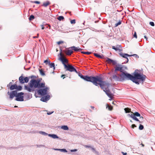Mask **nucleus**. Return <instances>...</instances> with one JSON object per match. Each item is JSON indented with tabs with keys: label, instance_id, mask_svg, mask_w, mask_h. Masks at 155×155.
<instances>
[{
	"label": "nucleus",
	"instance_id": "nucleus-18",
	"mask_svg": "<svg viewBox=\"0 0 155 155\" xmlns=\"http://www.w3.org/2000/svg\"><path fill=\"white\" fill-rule=\"evenodd\" d=\"M24 78L22 76H21L19 77V79L20 83L23 84L25 83Z\"/></svg>",
	"mask_w": 155,
	"mask_h": 155
},
{
	"label": "nucleus",
	"instance_id": "nucleus-8",
	"mask_svg": "<svg viewBox=\"0 0 155 155\" xmlns=\"http://www.w3.org/2000/svg\"><path fill=\"white\" fill-rule=\"evenodd\" d=\"M49 90V88L46 87L43 89H40L38 90V94L42 96H44L47 94L48 91Z\"/></svg>",
	"mask_w": 155,
	"mask_h": 155
},
{
	"label": "nucleus",
	"instance_id": "nucleus-10",
	"mask_svg": "<svg viewBox=\"0 0 155 155\" xmlns=\"http://www.w3.org/2000/svg\"><path fill=\"white\" fill-rule=\"evenodd\" d=\"M24 94V93L20 92L17 94L16 98V100L18 101H24V97L22 95Z\"/></svg>",
	"mask_w": 155,
	"mask_h": 155
},
{
	"label": "nucleus",
	"instance_id": "nucleus-49",
	"mask_svg": "<svg viewBox=\"0 0 155 155\" xmlns=\"http://www.w3.org/2000/svg\"><path fill=\"white\" fill-rule=\"evenodd\" d=\"M91 108H92V109H93V110L94 109V106H91Z\"/></svg>",
	"mask_w": 155,
	"mask_h": 155
},
{
	"label": "nucleus",
	"instance_id": "nucleus-22",
	"mask_svg": "<svg viewBox=\"0 0 155 155\" xmlns=\"http://www.w3.org/2000/svg\"><path fill=\"white\" fill-rule=\"evenodd\" d=\"M61 128L65 130H68V127L67 126L64 125L61 126Z\"/></svg>",
	"mask_w": 155,
	"mask_h": 155
},
{
	"label": "nucleus",
	"instance_id": "nucleus-7",
	"mask_svg": "<svg viewBox=\"0 0 155 155\" xmlns=\"http://www.w3.org/2000/svg\"><path fill=\"white\" fill-rule=\"evenodd\" d=\"M132 114H129L130 116L133 118L134 120H135L136 121L139 122V123H141L139 120L136 117H140V114L138 112H135L134 113H132Z\"/></svg>",
	"mask_w": 155,
	"mask_h": 155
},
{
	"label": "nucleus",
	"instance_id": "nucleus-33",
	"mask_svg": "<svg viewBox=\"0 0 155 155\" xmlns=\"http://www.w3.org/2000/svg\"><path fill=\"white\" fill-rule=\"evenodd\" d=\"M143 125H140L139 127V129L140 130H142L143 129Z\"/></svg>",
	"mask_w": 155,
	"mask_h": 155
},
{
	"label": "nucleus",
	"instance_id": "nucleus-43",
	"mask_svg": "<svg viewBox=\"0 0 155 155\" xmlns=\"http://www.w3.org/2000/svg\"><path fill=\"white\" fill-rule=\"evenodd\" d=\"M66 75L65 74H63L61 76V77L63 78V79H64L65 78V76Z\"/></svg>",
	"mask_w": 155,
	"mask_h": 155
},
{
	"label": "nucleus",
	"instance_id": "nucleus-55",
	"mask_svg": "<svg viewBox=\"0 0 155 155\" xmlns=\"http://www.w3.org/2000/svg\"><path fill=\"white\" fill-rule=\"evenodd\" d=\"M130 122H132V123L133 122H132V121L131 120H130Z\"/></svg>",
	"mask_w": 155,
	"mask_h": 155
},
{
	"label": "nucleus",
	"instance_id": "nucleus-42",
	"mask_svg": "<svg viewBox=\"0 0 155 155\" xmlns=\"http://www.w3.org/2000/svg\"><path fill=\"white\" fill-rule=\"evenodd\" d=\"M34 3H35L37 4H39L40 3V2L38 1H34Z\"/></svg>",
	"mask_w": 155,
	"mask_h": 155
},
{
	"label": "nucleus",
	"instance_id": "nucleus-5",
	"mask_svg": "<svg viewBox=\"0 0 155 155\" xmlns=\"http://www.w3.org/2000/svg\"><path fill=\"white\" fill-rule=\"evenodd\" d=\"M12 83L10 82L7 85L8 87H10V89L11 90H13L15 89H16L18 91H21L22 89V87L21 86H18L16 84L12 85Z\"/></svg>",
	"mask_w": 155,
	"mask_h": 155
},
{
	"label": "nucleus",
	"instance_id": "nucleus-36",
	"mask_svg": "<svg viewBox=\"0 0 155 155\" xmlns=\"http://www.w3.org/2000/svg\"><path fill=\"white\" fill-rule=\"evenodd\" d=\"M60 151L61 152H67V150L65 149H60Z\"/></svg>",
	"mask_w": 155,
	"mask_h": 155
},
{
	"label": "nucleus",
	"instance_id": "nucleus-35",
	"mask_svg": "<svg viewBox=\"0 0 155 155\" xmlns=\"http://www.w3.org/2000/svg\"><path fill=\"white\" fill-rule=\"evenodd\" d=\"M63 43L64 41H60L57 42V43L58 45L63 44Z\"/></svg>",
	"mask_w": 155,
	"mask_h": 155
},
{
	"label": "nucleus",
	"instance_id": "nucleus-31",
	"mask_svg": "<svg viewBox=\"0 0 155 155\" xmlns=\"http://www.w3.org/2000/svg\"><path fill=\"white\" fill-rule=\"evenodd\" d=\"M82 53L84 54H90L91 53V52H84L82 51L81 52Z\"/></svg>",
	"mask_w": 155,
	"mask_h": 155
},
{
	"label": "nucleus",
	"instance_id": "nucleus-17",
	"mask_svg": "<svg viewBox=\"0 0 155 155\" xmlns=\"http://www.w3.org/2000/svg\"><path fill=\"white\" fill-rule=\"evenodd\" d=\"M51 4V3L48 1H47L46 2L43 3V4L41 5L42 6L46 7L48 6L49 5Z\"/></svg>",
	"mask_w": 155,
	"mask_h": 155
},
{
	"label": "nucleus",
	"instance_id": "nucleus-14",
	"mask_svg": "<svg viewBox=\"0 0 155 155\" xmlns=\"http://www.w3.org/2000/svg\"><path fill=\"white\" fill-rule=\"evenodd\" d=\"M120 55L122 57L126 58L127 61H128V59L127 58V57H130L133 55H129L127 54H124L123 53H120Z\"/></svg>",
	"mask_w": 155,
	"mask_h": 155
},
{
	"label": "nucleus",
	"instance_id": "nucleus-9",
	"mask_svg": "<svg viewBox=\"0 0 155 155\" xmlns=\"http://www.w3.org/2000/svg\"><path fill=\"white\" fill-rule=\"evenodd\" d=\"M60 55H61V57L60 58V60L61 61L62 63L64 65V67H65V65H67L66 64H68V60L63 56L61 52L60 53Z\"/></svg>",
	"mask_w": 155,
	"mask_h": 155
},
{
	"label": "nucleus",
	"instance_id": "nucleus-4",
	"mask_svg": "<svg viewBox=\"0 0 155 155\" xmlns=\"http://www.w3.org/2000/svg\"><path fill=\"white\" fill-rule=\"evenodd\" d=\"M77 73L78 76L82 79L87 81L92 82L94 85H97V83L96 81H100L99 79L98 78V76H83L82 74L80 72H78L77 71Z\"/></svg>",
	"mask_w": 155,
	"mask_h": 155
},
{
	"label": "nucleus",
	"instance_id": "nucleus-50",
	"mask_svg": "<svg viewBox=\"0 0 155 155\" xmlns=\"http://www.w3.org/2000/svg\"><path fill=\"white\" fill-rule=\"evenodd\" d=\"M144 38H145L146 39V40H147V36L146 35L144 36Z\"/></svg>",
	"mask_w": 155,
	"mask_h": 155
},
{
	"label": "nucleus",
	"instance_id": "nucleus-30",
	"mask_svg": "<svg viewBox=\"0 0 155 155\" xmlns=\"http://www.w3.org/2000/svg\"><path fill=\"white\" fill-rule=\"evenodd\" d=\"M35 18V16L33 15H31L30 16L29 18V20H32L33 19H34Z\"/></svg>",
	"mask_w": 155,
	"mask_h": 155
},
{
	"label": "nucleus",
	"instance_id": "nucleus-23",
	"mask_svg": "<svg viewBox=\"0 0 155 155\" xmlns=\"http://www.w3.org/2000/svg\"><path fill=\"white\" fill-rule=\"evenodd\" d=\"M50 62V60L48 58H47L44 61V63H45L46 65H47L48 64H49Z\"/></svg>",
	"mask_w": 155,
	"mask_h": 155
},
{
	"label": "nucleus",
	"instance_id": "nucleus-40",
	"mask_svg": "<svg viewBox=\"0 0 155 155\" xmlns=\"http://www.w3.org/2000/svg\"><path fill=\"white\" fill-rule=\"evenodd\" d=\"M137 126L135 124H133L131 126L132 128H134L135 127H136Z\"/></svg>",
	"mask_w": 155,
	"mask_h": 155
},
{
	"label": "nucleus",
	"instance_id": "nucleus-37",
	"mask_svg": "<svg viewBox=\"0 0 155 155\" xmlns=\"http://www.w3.org/2000/svg\"><path fill=\"white\" fill-rule=\"evenodd\" d=\"M149 24L152 26H154V24L153 22H150Z\"/></svg>",
	"mask_w": 155,
	"mask_h": 155
},
{
	"label": "nucleus",
	"instance_id": "nucleus-1",
	"mask_svg": "<svg viewBox=\"0 0 155 155\" xmlns=\"http://www.w3.org/2000/svg\"><path fill=\"white\" fill-rule=\"evenodd\" d=\"M120 71L122 72L121 74L120 75V76L123 80L125 79L130 80L133 82L137 84H139L140 83L143 84L145 80L146 76L143 74H140L136 72L135 71L134 73V75L127 73H125L123 72V67L121 65L116 66L115 67V71Z\"/></svg>",
	"mask_w": 155,
	"mask_h": 155
},
{
	"label": "nucleus",
	"instance_id": "nucleus-2",
	"mask_svg": "<svg viewBox=\"0 0 155 155\" xmlns=\"http://www.w3.org/2000/svg\"><path fill=\"white\" fill-rule=\"evenodd\" d=\"M40 82L41 81L39 79H32L28 84L29 86L26 85L25 86V89L29 92H31L35 91L36 88L44 87L45 83H40Z\"/></svg>",
	"mask_w": 155,
	"mask_h": 155
},
{
	"label": "nucleus",
	"instance_id": "nucleus-44",
	"mask_svg": "<svg viewBox=\"0 0 155 155\" xmlns=\"http://www.w3.org/2000/svg\"><path fill=\"white\" fill-rule=\"evenodd\" d=\"M53 111H52V112H47V114H48V115H50L51 114H52L53 113Z\"/></svg>",
	"mask_w": 155,
	"mask_h": 155
},
{
	"label": "nucleus",
	"instance_id": "nucleus-32",
	"mask_svg": "<svg viewBox=\"0 0 155 155\" xmlns=\"http://www.w3.org/2000/svg\"><path fill=\"white\" fill-rule=\"evenodd\" d=\"M113 79H114L115 80H117L118 79V78L115 75H113Z\"/></svg>",
	"mask_w": 155,
	"mask_h": 155
},
{
	"label": "nucleus",
	"instance_id": "nucleus-15",
	"mask_svg": "<svg viewBox=\"0 0 155 155\" xmlns=\"http://www.w3.org/2000/svg\"><path fill=\"white\" fill-rule=\"evenodd\" d=\"M69 48L72 49V50H73L75 51H80L82 50V49L80 48H78L74 46H73Z\"/></svg>",
	"mask_w": 155,
	"mask_h": 155
},
{
	"label": "nucleus",
	"instance_id": "nucleus-28",
	"mask_svg": "<svg viewBox=\"0 0 155 155\" xmlns=\"http://www.w3.org/2000/svg\"><path fill=\"white\" fill-rule=\"evenodd\" d=\"M94 55L96 57L100 58H102V57L101 55H99L98 54H97V53H94Z\"/></svg>",
	"mask_w": 155,
	"mask_h": 155
},
{
	"label": "nucleus",
	"instance_id": "nucleus-6",
	"mask_svg": "<svg viewBox=\"0 0 155 155\" xmlns=\"http://www.w3.org/2000/svg\"><path fill=\"white\" fill-rule=\"evenodd\" d=\"M64 68L66 71H69L71 72H77L76 70L71 65L68 64L67 65H65Z\"/></svg>",
	"mask_w": 155,
	"mask_h": 155
},
{
	"label": "nucleus",
	"instance_id": "nucleus-45",
	"mask_svg": "<svg viewBox=\"0 0 155 155\" xmlns=\"http://www.w3.org/2000/svg\"><path fill=\"white\" fill-rule=\"evenodd\" d=\"M84 147H86V148H91V146H87V145H85L84 146Z\"/></svg>",
	"mask_w": 155,
	"mask_h": 155
},
{
	"label": "nucleus",
	"instance_id": "nucleus-47",
	"mask_svg": "<svg viewBox=\"0 0 155 155\" xmlns=\"http://www.w3.org/2000/svg\"><path fill=\"white\" fill-rule=\"evenodd\" d=\"M54 150H59L60 151V149H54Z\"/></svg>",
	"mask_w": 155,
	"mask_h": 155
},
{
	"label": "nucleus",
	"instance_id": "nucleus-34",
	"mask_svg": "<svg viewBox=\"0 0 155 155\" xmlns=\"http://www.w3.org/2000/svg\"><path fill=\"white\" fill-rule=\"evenodd\" d=\"M75 19H73L71 21V23L72 24H74L75 23Z\"/></svg>",
	"mask_w": 155,
	"mask_h": 155
},
{
	"label": "nucleus",
	"instance_id": "nucleus-3",
	"mask_svg": "<svg viewBox=\"0 0 155 155\" xmlns=\"http://www.w3.org/2000/svg\"><path fill=\"white\" fill-rule=\"evenodd\" d=\"M98 78L99 79L100 81H96L97 84L95 85L97 86H99L102 89H103L107 96L110 98V100L112 99L113 94L108 89L110 84L107 81H104L102 78L100 77L99 76Z\"/></svg>",
	"mask_w": 155,
	"mask_h": 155
},
{
	"label": "nucleus",
	"instance_id": "nucleus-46",
	"mask_svg": "<svg viewBox=\"0 0 155 155\" xmlns=\"http://www.w3.org/2000/svg\"><path fill=\"white\" fill-rule=\"evenodd\" d=\"M41 27L42 29H44V27L43 25H41Z\"/></svg>",
	"mask_w": 155,
	"mask_h": 155
},
{
	"label": "nucleus",
	"instance_id": "nucleus-41",
	"mask_svg": "<svg viewBox=\"0 0 155 155\" xmlns=\"http://www.w3.org/2000/svg\"><path fill=\"white\" fill-rule=\"evenodd\" d=\"M40 133H41L42 134L45 135L47 134L46 133L44 132L41 131V132H40Z\"/></svg>",
	"mask_w": 155,
	"mask_h": 155
},
{
	"label": "nucleus",
	"instance_id": "nucleus-56",
	"mask_svg": "<svg viewBox=\"0 0 155 155\" xmlns=\"http://www.w3.org/2000/svg\"><path fill=\"white\" fill-rule=\"evenodd\" d=\"M18 107L17 106H15V107Z\"/></svg>",
	"mask_w": 155,
	"mask_h": 155
},
{
	"label": "nucleus",
	"instance_id": "nucleus-13",
	"mask_svg": "<svg viewBox=\"0 0 155 155\" xmlns=\"http://www.w3.org/2000/svg\"><path fill=\"white\" fill-rule=\"evenodd\" d=\"M50 98V96L47 95L42 97L41 99V100L43 102H46Z\"/></svg>",
	"mask_w": 155,
	"mask_h": 155
},
{
	"label": "nucleus",
	"instance_id": "nucleus-51",
	"mask_svg": "<svg viewBox=\"0 0 155 155\" xmlns=\"http://www.w3.org/2000/svg\"><path fill=\"white\" fill-rule=\"evenodd\" d=\"M77 151V150L76 149H75V150H71V151Z\"/></svg>",
	"mask_w": 155,
	"mask_h": 155
},
{
	"label": "nucleus",
	"instance_id": "nucleus-24",
	"mask_svg": "<svg viewBox=\"0 0 155 155\" xmlns=\"http://www.w3.org/2000/svg\"><path fill=\"white\" fill-rule=\"evenodd\" d=\"M39 71L41 74L42 76H45V74L44 72V71L42 69L39 70Z\"/></svg>",
	"mask_w": 155,
	"mask_h": 155
},
{
	"label": "nucleus",
	"instance_id": "nucleus-20",
	"mask_svg": "<svg viewBox=\"0 0 155 155\" xmlns=\"http://www.w3.org/2000/svg\"><path fill=\"white\" fill-rule=\"evenodd\" d=\"M106 108H108V110H112L113 109V107L109 105L108 104L106 105Z\"/></svg>",
	"mask_w": 155,
	"mask_h": 155
},
{
	"label": "nucleus",
	"instance_id": "nucleus-21",
	"mask_svg": "<svg viewBox=\"0 0 155 155\" xmlns=\"http://www.w3.org/2000/svg\"><path fill=\"white\" fill-rule=\"evenodd\" d=\"M124 110L126 113H128L130 112H131V113H132V112L131 111L130 109L128 108H124Z\"/></svg>",
	"mask_w": 155,
	"mask_h": 155
},
{
	"label": "nucleus",
	"instance_id": "nucleus-16",
	"mask_svg": "<svg viewBox=\"0 0 155 155\" xmlns=\"http://www.w3.org/2000/svg\"><path fill=\"white\" fill-rule=\"evenodd\" d=\"M65 54L68 55H71L73 53V51L72 50L68 49L65 51Z\"/></svg>",
	"mask_w": 155,
	"mask_h": 155
},
{
	"label": "nucleus",
	"instance_id": "nucleus-53",
	"mask_svg": "<svg viewBox=\"0 0 155 155\" xmlns=\"http://www.w3.org/2000/svg\"><path fill=\"white\" fill-rule=\"evenodd\" d=\"M140 117V119H141V118L142 119H143V117L142 116H141V117Z\"/></svg>",
	"mask_w": 155,
	"mask_h": 155
},
{
	"label": "nucleus",
	"instance_id": "nucleus-38",
	"mask_svg": "<svg viewBox=\"0 0 155 155\" xmlns=\"http://www.w3.org/2000/svg\"><path fill=\"white\" fill-rule=\"evenodd\" d=\"M133 36L134 37L136 38H137V36L136 31L134 32Z\"/></svg>",
	"mask_w": 155,
	"mask_h": 155
},
{
	"label": "nucleus",
	"instance_id": "nucleus-27",
	"mask_svg": "<svg viewBox=\"0 0 155 155\" xmlns=\"http://www.w3.org/2000/svg\"><path fill=\"white\" fill-rule=\"evenodd\" d=\"M57 19L59 21H61V20H63L64 19V18L63 16H59L57 18Z\"/></svg>",
	"mask_w": 155,
	"mask_h": 155
},
{
	"label": "nucleus",
	"instance_id": "nucleus-11",
	"mask_svg": "<svg viewBox=\"0 0 155 155\" xmlns=\"http://www.w3.org/2000/svg\"><path fill=\"white\" fill-rule=\"evenodd\" d=\"M8 94L10 96V98L12 99L15 96L16 97L18 94L16 91H12L11 92H8Z\"/></svg>",
	"mask_w": 155,
	"mask_h": 155
},
{
	"label": "nucleus",
	"instance_id": "nucleus-57",
	"mask_svg": "<svg viewBox=\"0 0 155 155\" xmlns=\"http://www.w3.org/2000/svg\"><path fill=\"white\" fill-rule=\"evenodd\" d=\"M92 149H93V150H94V149L93 148H92Z\"/></svg>",
	"mask_w": 155,
	"mask_h": 155
},
{
	"label": "nucleus",
	"instance_id": "nucleus-26",
	"mask_svg": "<svg viewBox=\"0 0 155 155\" xmlns=\"http://www.w3.org/2000/svg\"><path fill=\"white\" fill-rule=\"evenodd\" d=\"M25 83H28L29 80V77H26L24 78Z\"/></svg>",
	"mask_w": 155,
	"mask_h": 155
},
{
	"label": "nucleus",
	"instance_id": "nucleus-52",
	"mask_svg": "<svg viewBox=\"0 0 155 155\" xmlns=\"http://www.w3.org/2000/svg\"><path fill=\"white\" fill-rule=\"evenodd\" d=\"M141 145H142V147H144V144H143V143H141Z\"/></svg>",
	"mask_w": 155,
	"mask_h": 155
},
{
	"label": "nucleus",
	"instance_id": "nucleus-29",
	"mask_svg": "<svg viewBox=\"0 0 155 155\" xmlns=\"http://www.w3.org/2000/svg\"><path fill=\"white\" fill-rule=\"evenodd\" d=\"M121 21L120 20L118 23H116L115 24V27H116L118 25H120L121 24Z\"/></svg>",
	"mask_w": 155,
	"mask_h": 155
},
{
	"label": "nucleus",
	"instance_id": "nucleus-48",
	"mask_svg": "<svg viewBox=\"0 0 155 155\" xmlns=\"http://www.w3.org/2000/svg\"><path fill=\"white\" fill-rule=\"evenodd\" d=\"M38 35H39V34H37V36H36V37H33V38H38Z\"/></svg>",
	"mask_w": 155,
	"mask_h": 155
},
{
	"label": "nucleus",
	"instance_id": "nucleus-25",
	"mask_svg": "<svg viewBox=\"0 0 155 155\" xmlns=\"http://www.w3.org/2000/svg\"><path fill=\"white\" fill-rule=\"evenodd\" d=\"M49 66H50V67L51 68H54V63H50L49 64Z\"/></svg>",
	"mask_w": 155,
	"mask_h": 155
},
{
	"label": "nucleus",
	"instance_id": "nucleus-54",
	"mask_svg": "<svg viewBox=\"0 0 155 155\" xmlns=\"http://www.w3.org/2000/svg\"><path fill=\"white\" fill-rule=\"evenodd\" d=\"M33 76H31V78H33Z\"/></svg>",
	"mask_w": 155,
	"mask_h": 155
},
{
	"label": "nucleus",
	"instance_id": "nucleus-19",
	"mask_svg": "<svg viewBox=\"0 0 155 155\" xmlns=\"http://www.w3.org/2000/svg\"><path fill=\"white\" fill-rule=\"evenodd\" d=\"M48 136L50 137H51L54 139H56L58 138V137L55 134H48Z\"/></svg>",
	"mask_w": 155,
	"mask_h": 155
},
{
	"label": "nucleus",
	"instance_id": "nucleus-58",
	"mask_svg": "<svg viewBox=\"0 0 155 155\" xmlns=\"http://www.w3.org/2000/svg\"><path fill=\"white\" fill-rule=\"evenodd\" d=\"M49 26L50 27V25H49Z\"/></svg>",
	"mask_w": 155,
	"mask_h": 155
},
{
	"label": "nucleus",
	"instance_id": "nucleus-12",
	"mask_svg": "<svg viewBox=\"0 0 155 155\" xmlns=\"http://www.w3.org/2000/svg\"><path fill=\"white\" fill-rule=\"evenodd\" d=\"M106 61L109 64H110L112 63L113 65H115L116 64V62L112 60L111 59H110L109 58H107V60Z\"/></svg>",
	"mask_w": 155,
	"mask_h": 155
},
{
	"label": "nucleus",
	"instance_id": "nucleus-39",
	"mask_svg": "<svg viewBox=\"0 0 155 155\" xmlns=\"http://www.w3.org/2000/svg\"><path fill=\"white\" fill-rule=\"evenodd\" d=\"M112 49L115 50V51H117L118 50V49L116 48L115 46H113L112 48Z\"/></svg>",
	"mask_w": 155,
	"mask_h": 155
}]
</instances>
